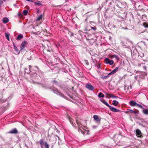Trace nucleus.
<instances>
[{"mask_svg":"<svg viewBox=\"0 0 148 148\" xmlns=\"http://www.w3.org/2000/svg\"><path fill=\"white\" fill-rule=\"evenodd\" d=\"M141 43L142 45H144L146 47L148 45V40L141 41Z\"/></svg>","mask_w":148,"mask_h":148,"instance_id":"obj_16","label":"nucleus"},{"mask_svg":"<svg viewBox=\"0 0 148 148\" xmlns=\"http://www.w3.org/2000/svg\"><path fill=\"white\" fill-rule=\"evenodd\" d=\"M26 0L27 1H30V2H33V1L32 0Z\"/></svg>","mask_w":148,"mask_h":148,"instance_id":"obj_61","label":"nucleus"},{"mask_svg":"<svg viewBox=\"0 0 148 148\" xmlns=\"http://www.w3.org/2000/svg\"><path fill=\"white\" fill-rule=\"evenodd\" d=\"M27 70V68H25V73H26L27 74H29V73H28V72H27L26 71V70Z\"/></svg>","mask_w":148,"mask_h":148,"instance_id":"obj_55","label":"nucleus"},{"mask_svg":"<svg viewBox=\"0 0 148 148\" xmlns=\"http://www.w3.org/2000/svg\"><path fill=\"white\" fill-rule=\"evenodd\" d=\"M101 102L102 103H104V104H105L107 106L109 107V108L111 107V106H110L108 103L106 101L104 100H102V101H101Z\"/></svg>","mask_w":148,"mask_h":148,"instance_id":"obj_23","label":"nucleus"},{"mask_svg":"<svg viewBox=\"0 0 148 148\" xmlns=\"http://www.w3.org/2000/svg\"><path fill=\"white\" fill-rule=\"evenodd\" d=\"M142 64L143 69L146 71L147 68V66L145 64Z\"/></svg>","mask_w":148,"mask_h":148,"instance_id":"obj_33","label":"nucleus"},{"mask_svg":"<svg viewBox=\"0 0 148 148\" xmlns=\"http://www.w3.org/2000/svg\"><path fill=\"white\" fill-rule=\"evenodd\" d=\"M136 106H137L138 107L140 108L141 109H144V107L141 105L137 103Z\"/></svg>","mask_w":148,"mask_h":148,"instance_id":"obj_40","label":"nucleus"},{"mask_svg":"<svg viewBox=\"0 0 148 148\" xmlns=\"http://www.w3.org/2000/svg\"><path fill=\"white\" fill-rule=\"evenodd\" d=\"M107 94L108 95V96H110L111 97H112L113 98H119V97H118L116 96H115L114 95H113L110 94Z\"/></svg>","mask_w":148,"mask_h":148,"instance_id":"obj_26","label":"nucleus"},{"mask_svg":"<svg viewBox=\"0 0 148 148\" xmlns=\"http://www.w3.org/2000/svg\"><path fill=\"white\" fill-rule=\"evenodd\" d=\"M147 75V73L145 72H140L139 75V77L143 79L145 78V76Z\"/></svg>","mask_w":148,"mask_h":148,"instance_id":"obj_9","label":"nucleus"},{"mask_svg":"<svg viewBox=\"0 0 148 148\" xmlns=\"http://www.w3.org/2000/svg\"><path fill=\"white\" fill-rule=\"evenodd\" d=\"M83 130H84V131H83L82 132V134L84 135V134H85V132H86L88 131V130H86L84 129H83Z\"/></svg>","mask_w":148,"mask_h":148,"instance_id":"obj_46","label":"nucleus"},{"mask_svg":"<svg viewBox=\"0 0 148 148\" xmlns=\"http://www.w3.org/2000/svg\"><path fill=\"white\" fill-rule=\"evenodd\" d=\"M143 109L142 111V112L143 114L145 115H148V109H145L144 107V109Z\"/></svg>","mask_w":148,"mask_h":148,"instance_id":"obj_18","label":"nucleus"},{"mask_svg":"<svg viewBox=\"0 0 148 148\" xmlns=\"http://www.w3.org/2000/svg\"><path fill=\"white\" fill-rule=\"evenodd\" d=\"M108 77V76L107 75L106 76H102L101 77V78L103 79H106Z\"/></svg>","mask_w":148,"mask_h":148,"instance_id":"obj_45","label":"nucleus"},{"mask_svg":"<svg viewBox=\"0 0 148 148\" xmlns=\"http://www.w3.org/2000/svg\"><path fill=\"white\" fill-rule=\"evenodd\" d=\"M142 25L145 28H148V22H143Z\"/></svg>","mask_w":148,"mask_h":148,"instance_id":"obj_20","label":"nucleus"},{"mask_svg":"<svg viewBox=\"0 0 148 148\" xmlns=\"http://www.w3.org/2000/svg\"><path fill=\"white\" fill-rule=\"evenodd\" d=\"M136 135L140 136L139 137L141 138L142 137V135H141V132L139 129H137L136 131Z\"/></svg>","mask_w":148,"mask_h":148,"instance_id":"obj_14","label":"nucleus"},{"mask_svg":"<svg viewBox=\"0 0 148 148\" xmlns=\"http://www.w3.org/2000/svg\"><path fill=\"white\" fill-rule=\"evenodd\" d=\"M23 37V35L21 34H20L18 35L17 38H16V40H19L22 38Z\"/></svg>","mask_w":148,"mask_h":148,"instance_id":"obj_21","label":"nucleus"},{"mask_svg":"<svg viewBox=\"0 0 148 148\" xmlns=\"http://www.w3.org/2000/svg\"><path fill=\"white\" fill-rule=\"evenodd\" d=\"M68 119H69V120L70 121V122L72 124V126H73V127H75V123H73V122H72V121H71V118H70L69 117V116H68Z\"/></svg>","mask_w":148,"mask_h":148,"instance_id":"obj_37","label":"nucleus"},{"mask_svg":"<svg viewBox=\"0 0 148 148\" xmlns=\"http://www.w3.org/2000/svg\"><path fill=\"white\" fill-rule=\"evenodd\" d=\"M137 103L133 101H131L129 102V104L131 106H136Z\"/></svg>","mask_w":148,"mask_h":148,"instance_id":"obj_17","label":"nucleus"},{"mask_svg":"<svg viewBox=\"0 0 148 148\" xmlns=\"http://www.w3.org/2000/svg\"><path fill=\"white\" fill-rule=\"evenodd\" d=\"M28 12V11L26 10H25L23 11L22 14H23L24 15H26L27 14Z\"/></svg>","mask_w":148,"mask_h":148,"instance_id":"obj_34","label":"nucleus"},{"mask_svg":"<svg viewBox=\"0 0 148 148\" xmlns=\"http://www.w3.org/2000/svg\"><path fill=\"white\" fill-rule=\"evenodd\" d=\"M109 108L110 110H111L112 112H119L120 111V110L116 109L115 108L112 107L111 106V107H110Z\"/></svg>","mask_w":148,"mask_h":148,"instance_id":"obj_12","label":"nucleus"},{"mask_svg":"<svg viewBox=\"0 0 148 148\" xmlns=\"http://www.w3.org/2000/svg\"><path fill=\"white\" fill-rule=\"evenodd\" d=\"M86 87L89 90H93L94 88L93 86L90 84H87L86 85Z\"/></svg>","mask_w":148,"mask_h":148,"instance_id":"obj_6","label":"nucleus"},{"mask_svg":"<svg viewBox=\"0 0 148 148\" xmlns=\"http://www.w3.org/2000/svg\"><path fill=\"white\" fill-rule=\"evenodd\" d=\"M40 19H36L35 20V21H36V22L38 21H40Z\"/></svg>","mask_w":148,"mask_h":148,"instance_id":"obj_58","label":"nucleus"},{"mask_svg":"<svg viewBox=\"0 0 148 148\" xmlns=\"http://www.w3.org/2000/svg\"><path fill=\"white\" fill-rule=\"evenodd\" d=\"M9 21V19H3V22L4 23H6Z\"/></svg>","mask_w":148,"mask_h":148,"instance_id":"obj_38","label":"nucleus"},{"mask_svg":"<svg viewBox=\"0 0 148 148\" xmlns=\"http://www.w3.org/2000/svg\"><path fill=\"white\" fill-rule=\"evenodd\" d=\"M84 61L85 63L87 65H88L89 64V63L88 62V61L87 60H84Z\"/></svg>","mask_w":148,"mask_h":148,"instance_id":"obj_47","label":"nucleus"},{"mask_svg":"<svg viewBox=\"0 0 148 148\" xmlns=\"http://www.w3.org/2000/svg\"><path fill=\"white\" fill-rule=\"evenodd\" d=\"M119 69V67H116L114 69L112 72V74H114Z\"/></svg>","mask_w":148,"mask_h":148,"instance_id":"obj_27","label":"nucleus"},{"mask_svg":"<svg viewBox=\"0 0 148 148\" xmlns=\"http://www.w3.org/2000/svg\"><path fill=\"white\" fill-rule=\"evenodd\" d=\"M34 4L35 5H42V4L39 1L35 2Z\"/></svg>","mask_w":148,"mask_h":148,"instance_id":"obj_35","label":"nucleus"},{"mask_svg":"<svg viewBox=\"0 0 148 148\" xmlns=\"http://www.w3.org/2000/svg\"><path fill=\"white\" fill-rule=\"evenodd\" d=\"M31 56H30L29 58H27V59L28 60H30L31 59Z\"/></svg>","mask_w":148,"mask_h":148,"instance_id":"obj_59","label":"nucleus"},{"mask_svg":"<svg viewBox=\"0 0 148 148\" xmlns=\"http://www.w3.org/2000/svg\"><path fill=\"white\" fill-rule=\"evenodd\" d=\"M44 146L45 148H49V145L48 144L47 142L44 143Z\"/></svg>","mask_w":148,"mask_h":148,"instance_id":"obj_36","label":"nucleus"},{"mask_svg":"<svg viewBox=\"0 0 148 148\" xmlns=\"http://www.w3.org/2000/svg\"><path fill=\"white\" fill-rule=\"evenodd\" d=\"M18 132L17 129L15 128L13 129L12 130L9 132V133L12 134H16Z\"/></svg>","mask_w":148,"mask_h":148,"instance_id":"obj_13","label":"nucleus"},{"mask_svg":"<svg viewBox=\"0 0 148 148\" xmlns=\"http://www.w3.org/2000/svg\"><path fill=\"white\" fill-rule=\"evenodd\" d=\"M40 145H41V147H42L43 145H44V143L43 141V140L42 139H41L40 140L39 142Z\"/></svg>","mask_w":148,"mask_h":148,"instance_id":"obj_28","label":"nucleus"},{"mask_svg":"<svg viewBox=\"0 0 148 148\" xmlns=\"http://www.w3.org/2000/svg\"><path fill=\"white\" fill-rule=\"evenodd\" d=\"M52 82L54 84L57 85L58 84L57 82L55 80L53 81Z\"/></svg>","mask_w":148,"mask_h":148,"instance_id":"obj_43","label":"nucleus"},{"mask_svg":"<svg viewBox=\"0 0 148 148\" xmlns=\"http://www.w3.org/2000/svg\"><path fill=\"white\" fill-rule=\"evenodd\" d=\"M138 72V71H135L134 72V73H136V74Z\"/></svg>","mask_w":148,"mask_h":148,"instance_id":"obj_62","label":"nucleus"},{"mask_svg":"<svg viewBox=\"0 0 148 148\" xmlns=\"http://www.w3.org/2000/svg\"><path fill=\"white\" fill-rule=\"evenodd\" d=\"M76 122H77V124H78V125H79V124L77 122V121H76Z\"/></svg>","mask_w":148,"mask_h":148,"instance_id":"obj_63","label":"nucleus"},{"mask_svg":"<svg viewBox=\"0 0 148 148\" xmlns=\"http://www.w3.org/2000/svg\"><path fill=\"white\" fill-rule=\"evenodd\" d=\"M5 36L6 38L8 40H9V34L7 33H5Z\"/></svg>","mask_w":148,"mask_h":148,"instance_id":"obj_39","label":"nucleus"},{"mask_svg":"<svg viewBox=\"0 0 148 148\" xmlns=\"http://www.w3.org/2000/svg\"><path fill=\"white\" fill-rule=\"evenodd\" d=\"M99 25L102 27L105 25V21L104 19H99Z\"/></svg>","mask_w":148,"mask_h":148,"instance_id":"obj_10","label":"nucleus"},{"mask_svg":"<svg viewBox=\"0 0 148 148\" xmlns=\"http://www.w3.org/2000/svg\"><path fill=\"white\" fill-rule=\"evenodd\" d=\"M138 124H139V125H140V126H142V127H145V126L144 125H143V124H142L141 123H139Z\"/></svg>","mask_w":148,"mask_h":148,"instance_id":"obj_48","label":"nucleus"},{"mask_svg":"<svg viewBox=\"0 0 148 148\" xmlns=\"http://www.w3.org/2000/svg\"><path fill=\"white\" fill-rule=\"evenodd\" d=\"M122 4L120 3L119 4H117L116 6L118 8V9H117L116 11L117 12L121 13V16L122 18H126L127 17V13L126 12H124L123 13H121V12H123L124 10V8L121 6Z\"/></svg>","mask_w":148,"mask_h":148,"instance_id":"obj_2","label":"nucleus"},{"mask_svg":"<svg viewBox=\"0 0 148 148\" xmlns=\"http://www.w3.org/2000/svg\"><path fill=\"white\" fill-rule=\"evenodd\" d=\"M42 15L41 14L40 16L38 17L37 18H42Z\"/></svg>","mask_w":148,"mask_h":148,"instance_id":"obj_56","label":"nucleus"},{"mask_svg":"<svg viewBox=\"0 0 148 148\" xmlns=\"http://www.w3.org/2000/svg\"><path fill=\"white\" fill-rule=\"evenodd\" d=\"M133 52L134 53H138V56H140L141 58H142L144 56V54L143 53L140 51L138 52L136 49L134 50Z\"/></svg>","mask_w":148,"mask_h":148,"instance_id":"obj_8","label":"nucleus"},{"mask_svg":"<svg viewBox=\"0 0 148 148\" xmlns=\"http://www.w3.org/2000/svg\"><path fill=\"white\" fill-rule=\"evenodd\" d=\"M105 63L106 64H109L110 65H112L114 63V62L112 60H110L108 58H106L104 60Z\"/></svg>","mask_w":148,"mask_h":148,"instance_id":"obj_3","label":"nucleus"},{"mask_svg":"<svg viewBox=\"0 0 148 148\" xmlns=\"http://www.w3.org/2000/svg\"><path fill=\"white\" fill-rule=\"evenodd\" d=\"M85 30L86 31H87V28H85Z\"/></svg>","mask_w":148,"mask_h":148,"instance_id":"obj_64","label":"nucleus"},{"mask_svg":"<svg viewBox=\"0 0 148 148\" xmlns=\"http://www.w3.org/2000/svg\"><path fill=\"white\" fill-rule=\"evenodd\" d=\"M53 92L57 95H59L60 96L64 98H65V96L61 92L59 91L57 89H54L53 90Z\"/></svg>","mask_w":148,"mask_h":148,"instance_id":"obj_4","label":"nucleus"},{"mask_svg":"<svg viewBox=\"0 0 148 148\" xmlns=\"http://www.w3.org/2000/svg\"><path fill=\"white\" fill-rule=\"evenodd\" d=\"M29 71L30 72V79L29 81L34 84H40V83L38 82L37 80H39L40 78L44 77V74L37 66L33 67L29 65Z\"/></svg>","mask_w":148,"mask_h":148,"instance_id":"obj_1","label":"nucleus"},{"mask_svg":"<svg viewBox=\"0 0 148 148\" xmlns=\"http://www.w3.org/2000/svg\"><path fill=\"white\" fill-rule=\"evenodd\" d=\"M93 118H94V119L97 121H100V119L97 115H94L93 116Z\"/></svg>","mask_w":148,"mask_h":148,"instance_id":"obj_22","label":"nucleus"},{"mask_svg":"<svg viewBox=\"0 0 148 148\" xmlns=\"http://www.w3.org/2000/svg\"><path fill=\"white\" fill-rule=\"evenodd\" d=\"M91 28L94 30H96L97 29L96 27L95 26H94V27H91Z\"/></svg>","mask_w":148,"mask_h":148,"instance_id":"obj_49","label":"nucleus"},{"mask_svg":"<svg viewBox=\"0 0 148 148\" xmlns=\"http://www.w3.org/2000/svg\"><path fill=\"white\" fill-rule=\"evenodd\" d=\"M57 138H58V139L59 140L60 139L59 137L58 136H56V135L54 136V138L56 140V142H55V143H56V140H57Z\"/></svg>","mask_w":148,"mask_h":148,"instance_id":"obj_42","label":"nucleus"},{"mask_svg":"<svg viewBox=\"0 0 148 148\" xmlns=\"http://www.w3.org/2000/svg\"><path fill=\"white\" fill-rule=\"evenodd\" d=\"M112 74H112V72H110V73H109L107 75H108V77H110V75H112Z\"/></svg>","mask_w":148,"mask_h":148,"instance_id":"obj_53","label":"nucleus"},{"mask_svg":"<svg viewBox=\"0 0 148 148\" xmlns=\"http://www.w3.org/2000/svg\"><path fill=\"white\" fill-rule=\"evenodd\" d=\"M70 36H73V33L72 32H70Z\"/></svg>","mask_w":148,"mask_h":148,"instance_id":"obj_57","label":"nucleus"},{"mask_svg":"<svg viewBox=\"0 0 148 148\" xmlns=\"http://www.w3.org/2000/svg\"><path fill=\"white\" fill-rule=\"evenodd\" d=\"M27 45V42L26 41H23L21 44L20 46V50H23Z\"/></svg>","mask_w":148,"mask_h":148,"instance_id":"obj_5","label":"nucleus"},{"mask_svg":"<svg viewBox=\"0 0 148 148\" xmlns=\"http://www.w3.org/2000/svg\"><path fill=\"white\" fill-rule=\"evenodd\" d=\"M121 45L123 46H124L126 48H130V46H129L127 44V42H125L122 41L121 42Z\"/></svg>","mask_w":148,"mask_h":148,"instance_id":"obj_15","label":"nucleus"},{"mask_svg":"<svg viewBox=\"0 0 148 148\" xmlns=\"http://www.w3.org/2000/svg\"><path fill=\"white\" fill-rule=\"evenodd\" d=\"M142 122L144 123H146V124H148V122L147 121H142Z\"/></svg>","mask_w":148,"mask_h":148,"instance_id":"obj_52","label":"nucleus"},{"mask_svg":"<svg viewBox=\"0 0 148 148\" xmlns=\"http://www.w3.org/2000/svg\"><path fill=\"white\" fill-rule=\"evenodd\" d=\"M83 130H81V129H80V128H79L78 129V131L79 132H81L82 133V132H83Z\"/></svg>","mask_w":148,"mask_h":148,"instance_id":"obj_51","label":"nucleus"},{"mask_svg":"<svg viewBox=\"0 0 148 148\" xmlns=\"http://www.w3.org/2000/svg\"><path fill=\"white\" fill-rule=\"evenodd\" d=\"M98 96L99 98H103L104 97V95L102 92H100L99 93Z\"/></svg>","mask_w":148,"mask_h":148,"instance_id":"obj_29","label":"nucleus"},{"mask_svg":"<svg viewBox=\"0 0 148 148\" xmlns=\"http://www.w3.org/2000/svg\"><path fill=\"white\" fill-rule=\"evenodd\" d=\"M31 143L32 142L29 139H26L24 144L27 148H29L28 146L30 145Z\"/></svg>","mask_w":148,"mask_h":148,"instance_id":"obj_7","label":"nucleus"},{"mask_svg":"<svg viewBox=\"0 0 148 148\" xmlns=\"http://www.w3.org/2000/svg\"><path fill=\"white\" fill-rule=\"evenodd\" d=\"M121 138V136H115L114 139L115 141L118 143L120 141Z\"/></svg>","mask_w":148,"mask_h":148,"instance_id":"obj_11","label":"nucleus"},{"mask_svg":"<svg viewBox=\"0 0 148 148\" xmlns=\"http://www.w3.org/2000/svg\"><path fill=\"white\" fill-rule=\"evenodd\" d=\"M90 24L92 25H93V26H94V25L93 24H95V23L93 22H92V21H90Z\"/></svg>","mask_w":148,"mask_h":148,"instance_id":"obj_50","label":"nucleus"},{"mask_svg":"<svg viewBox=\"0 0 148 148\" xmlns=\"http://www.w3.org/2000/svg\"><path fill=\"white\" fill-rule=\"evenodd\" d=\"M13 45L14 46V50L16 52H18V50L16 47L15 46V44H14V42H13Z\"/></svg>","mask_w":148,"mask_h":148,"instance_id":"obj_32","label":"nucleus"},{"mask_svg":"<svg viewBox=\"0 0 148 148\" xmlns=\"http://www.w3.org/2000/svg\"><path fill=\"white\" fill-rule=\"evenodd\" d=\"M40 84L41 85V86L42 87L45 89H47L49 88V87H48L47 86L46 84H42L40 83Z\"/></svg>","mask_w":148,"mask_h":148,"instance_id":"obj_25","label":"nucleus"},{"mask_svg":"<svg viewBox=\"0 0 148 148\" xmlns=\"http://www.w3.org/2000/svg\"><path fill=\"white\" fill-rule=\"evenodd\" d=\"M3 1H2V0H0V4H1L3 3Z\"/></svg>","mask_w":148,"mask_h":148,"instance_id":"obj_60","label":"nucleus"},{"mask_svg":"<svg viewBox=\"0 0 148 148\" xmlns=\"http://www.w3.org/2000/svg\"><path fill=\"white\" fill-rule=\"evenodd\" d=\"M4 101H5L1 99H0V103H3Z\"/></svg>","mask_w":148,"mask_h":148,"instance_id":"obj_54","label":"nucleus"},{"mask_svg":"<svg viewBox=\"0 0 148 148\" xmlns=\"http://www.w3.org/2000/svg\"><path fill=\"white\" fill-rule=\"evenodd\" d=\"M119 103V102L118 101L116 100H113L112 101V104L115 106H116Z\"/></svg>","mask_w":148,"mask_h":148,"instance_id":"obj_24","label":"nucleus"},{"mask_svg":"<svg viewBox=\"0 0 148 148\" xmlns=\"http://www.w3.org/2000/svg\"><path fill=\"white\" fill-rule=\"evenodd\" d=\"M112 57L115 58L116 59V60H119L120 59L119 58V56L116 55L114 54V55H112Z\"/></svg>","mask_w":148,"mask_h":148,"instance_id":"obj_30","label":"nucleus"},{"mask_svg":"<svg viewBox=\"0 0 148 148\" xmlns=\"http://www.w3.org/2000/svg\"><path fill=\"white\" fill-rule=\"evenodd\" d=\"M129 112H130L131 113H133L134 114H139V111L137 110L136 111H134L132 110L131 109H129Z\"/></svg>","mask_w":148,"mask_h":148,"instance_id":"obj_19","label":"nucleus"},{"mask_svg":"<svg viewBox=\"0 0 148 148\" xmlns=\"http://www.w3.org/2000/svg\"><path fill=\"white\" fill-rule=\"evenodd\" d=\"M127 44L128 45L130 46V47L131 46H132V42L127 40Z\"/></svg>","mask_w":148,"mask_h":148,"instance_id":"obj_31","label":"nucleus"},{"mask_svg":"<svg viewBox=\"0 0 148 148\" xmlns=\"http://www.w3.org/2000/svg\"><path fill=\"white\" fill-rule=\"evenodd\" d=\"M18 15L19 18H21L23 17V14L21 12H18Z\"/></svg>","mask_w":148,"mask_h":148,"instance_id":"obj_41","label":"nucleus"},{"mask_svg":"<svg viewBox=\"0 0 148 148\" xmlns=\"http://www.w3.org/2000/svg\"><path fill=\"white\" fill-rule=\"evenodd\" d=\"M132 85H130V87H127V89L128 90H130L132 89Z\"/></svg>","mask_w":148,"mask_h":148,"instance_id":"obj_44","label":"nucleus"}]
</instances>
